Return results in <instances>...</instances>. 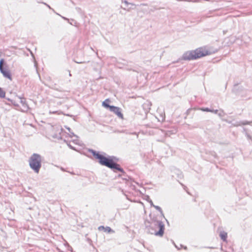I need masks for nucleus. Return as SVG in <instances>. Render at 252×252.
Wrapping results in <instances>:
<instances>
[{"label": "nucleus", "instance_id": "1", "mask_svg": "<svg viewBox=\"0 0 252 252\" xmlns=\"http://www.w3.org/2000/svg\"><path fill=\"white\" fill-rule=\"evenodd\" d=\"M212 52L206 47H201L195 50L185 52L183 56L184 60H195L212 54Z\"/></svg>", "mask_w": 252, "mask_h": 252}, {"label": "nucleus", "instance_id": "2", "mask_svg": "<svg viewBox=\"0 0 252 252\" xmlns=\"http://www.w3.org/2000/svg\"><path fill=\"white\" fill-rule=\"evenodd\" d=\"M92 153L96 158L99 159V162L100 164L105 165L111 169H115L122 172L123 171V169L119 167V165L114 163L112 160L107 158L106 157L96 153L93 150H92Z\"/></svg>", "mask_w": 252, "mask_h": 252}, {"label": "nucleus", "instance_id": "3", "mask_svg": "<svg viewBox=\"0 0 252 252\" xmlns=\"http://www.w3.org/2000/svg\"><path fill=\"white\" fill-rule=\"evenodd\" d=\"M149 227L151 229H148L149 233L157 236H162L163 235L164 226L161 221H152L150 223Z\"/></svg>", "mask_w": 252, "mask_h": 252}, {"label": "nucleus", "instance_id": "4", "mask_svg": "<svg viewBox=\"0 0 252 252\" xmlns=\"http://www.w3.org/2000/svg\"><path fill=\"white\" fill-rule=\"evenodd\" d=\"M41 156L37 154H33L29 159V164L31 168L34 171L38 173L41 167Z\"/></svg>", "mask_w": 252, "mask_h": 252}, {"label": "nucleus", "instance_id": "5", "mask_svg": "<svg viewBox=\"0 0 252 252\" xmlns=\"http://www.w3.org/2000/svg\"><path fill=\"white\" fill-rule=\"evenodd\" d=\"M4 60L3 59H1L0 60V71L1 73L3 74V75L8 79H9L10 80H12L11 74L10 72L8 70H4L3 68L2 64L3 63Z\"/></svg>", "mask_w": 252, "mask_h": 252}, {"label": "nucleus", "instance_id": "6", "mask_svg": "<svg viewBox=\"0 0 252 252\" xmlns=\"http://www.w3.org/2000/svg\"><path fill=\"white\" fill-rule=\"evenodd\" d=\"M110 111L114 112L115 114H116L119 118L123 119V115L122 114L121 112L120 108L112 106L110 107Z\"/></svg>", "mask_w": 252, "mask_h": 252}, {"label": "nucleus", "instance_id": "7", "mask_svg": "<svg viewBox=\"0 0 252 252\" xmlns=\"http://www.w3.org/2000/svg\"><path fill=\"white\" fill-rule=\"evenodd\" d=\"M98 229L99 230H103L105 232H107L108 233H111V232L114 233V231L113 230H112L110 227H108V226L105 227L103 226H100L99 227H98Z\"/></svg>", "mask_w": 252, "mask_h": 252}, {"label": "nucleus", "instance_id": "8", "mask_svg": "<svg viewBox=\"0 0 252 252\" xmlns=\"http://www.w3.org/2000/svg\"><path fill=\"white\" fill-rule=\"evenodd\" d=\"M220 236L222 240H223L224 241H226L227 236V233L224 231L220 232Z\"/></svg>", "mask_w": 252, "mask_h": 252}, {"label": "nucleus", "instance_id": "9", "mask_svg": "<svg viewBox=\"0 0 252 252\" xmlns=\"http://www.w3.org/2000/svg\"><path fill=\"white\" fill-rule=\"evenodd\" d=\"M200 110L205 111V112H214L213 110H211L208 108H201L199 109Z\"/></svg>", "mask_w": 252, "mask_h": 252}, {"label": "nucleus", "instance_id": "10", "mask_svg": "<svg viewBox=\"0 0 252 252\" xmlns=\"http://www.w3.org/2000/svg\"><path fill=\"white\" fill-rule=\"evenodd\" d=\"M5 94V92L0 88V97H4Z\"/></svg>", "mask_w": 252, "mask_h": 252}, {"label": "nucleus", "instance_id": "11", "mask_svg": "<svg viewBox=\"0 0 252 252\" xmlns=\"http://www.w3.org/2000/svg\"><path fill=\"white\" fill-rule=\"evenodd\" d=\"M153 207L156 208L157 210H158V211H159L161 213H162V210H161V209L160 208V207L158 206H156V205H153Z\"/></svg>", "mask_w": 252, "mask_h": 252}, {"label": "nucleus", "instance_id": "12", "mask_svg": "<svg viewBox=\"0 0 252 252\" xmlns=\"http://www.w3.org/2000/svg\"><path fill=\"white\" fill-rule=\"evenodd\" d=\"M102 105L103 106H104V107H107V108H109L110 109V107H111L112 106H110L109 105V104H106L105 102H103L102 103Z\"/></svg>", "mask_w": 252, "mask_h": 252}, {"label": "nucleus", "instance_id": "13", "mask_svg": "<svg viewBox=\"0 0 252 252\" xmlns=\"http://www.w3.org/2000/svg\"><path fill=\"white\" fill-rule=\"evenodd\" d=\"M214 112H212V113H214L215 114H217L218 113V110H214Z\"/></svg>", "mask_w": 252, "mask_h": 252}, {"label": "nucleus", "instance_id": "14", "mask_svg": "<svg viewBox=\"0 0 252 252\" xmlns=\"http://www.w3.org/2000/svg\"><path fill=\"white\" fill-rule=\"evenodd\" d=\"M149 202L151 206H153V205H154L152 200H150Z\"/></svg>", "mask_w": 252, "mask_h": 252}, {"label": "nucleus", "instance_id": "15", "mask_svg": "<svg viewBox=\"0 0 252 252\" xmlns=\"http://www.w3.org/2000/svg\"><path fill=\"white\" fill-rule=\"evenodd\" d=\"M222 112L219 113V115L220 116H222Z\"/></svg>", "mask_w": 252, "mask_h": 252}, {"label": "nucleus", "instance_id": "16", "mask_svg": "<svg viewBox=\"0 0 252 252\" xmlns=\"http://www.w3.org/2000/svg\"><path fill=\"white\" fill-rule=\"evenodd\" d=\"M56 113V112H50V113Z\"/></svg>", "mask_w": 252, "mask_h": 252}, {"label": "nucleus", "instance_id": "17", "mask_svg": "<svg viewBox=\"0 0 252 252\" xmlns=\"http://www.w3.org/2000/svg\"><path fill=\"white\" fill-rule=\"evenodd\" d=\"M76 63H83V62H76Z\"/></svg>", "mask_w": 252, "mask_h": 252}]
</instances>
